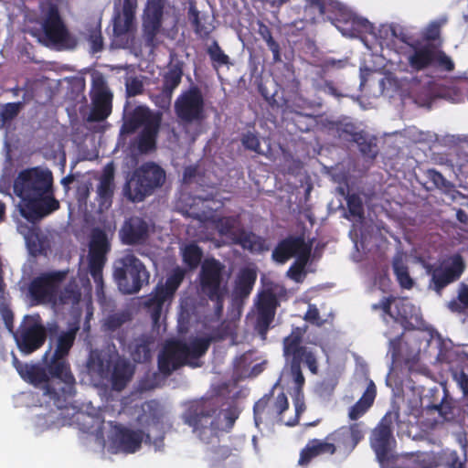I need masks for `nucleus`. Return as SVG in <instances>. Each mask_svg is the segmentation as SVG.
I'll use <instances>...</instances> for the list:
<instances>
[{
    "instance_id": "25",
    "label": "nucleus",
    "mask_w": 468,
    "mask_h": 468,
    "mask_svg": "<svg viewBox=\"0 0 468 468\" xmlns=\"http://www.w3.org/2000/svg\"><path fill=\"white\" fill-rule=\"evenodd\" d=\"M143 432L123 427L121 424L113 425L111 442L117 452L133 453L141 448Z\"/></svg>"
},
{
    "instance_id": "62",
    "label": "nucleus",
    "mask_w": 468,
    "mask_h": 468,
    "mask_svg": "<svg viewBox=\"0 0 468 468\" xmlns=\"http://www.w3.org/2000/svg\"><path fill=\"white\" fill-rule=\"evenodd\" d=\"M292 123L299 129L300 131H308L311 125L312 119L309 115H303L301 113H296L292 118Z\"/></svg>"
},
{
    "instance_id": "46",
    "label": "nucleus",
    "mask_w": 468,
    "mask_h": 468,
    "mask_svg": "<svg viewBox=\"0 0 468 468\" xmlns=\"http://www.w3.org/2000/svg\"><path fill=\"white\" fill-rule=\"evenodd\" d=\"M393 271L396 275L397 281L399 285L404 289H411L413 286V280L410 276L408 267L402 262L401 260H395L393 261Z\"/></svg>"
},
{
    "instance_id": "1",
    "label": "nucleus",
    "mask_w": 468,
    "mask_h": 468,
    "mask_svg": "<svg viewBox=\"0 0 468 468\" xmlns=\"http://www.w3.org/2000/svg\"><path fill=\"white\" fill-rule=\"evenodd\" d=\"M52 184V173L38 168L21 171L15 179L14 192L23 202L21 215L29 222L40 221L59 208Z\"/></svg>"
},
{
    "instance_id": "27",
    "label": "nucleus",
    "mask_w": 468,
    "mask_h": 468,
    "mask_svg": "<svg viewBox=\"0 0 468 468\" xmlns=\"http://www.w3.org/2000/svg\"><path fill=\"white\" fill-rule=\"evenodd\" d=\"M465 264L463 257L460 254H454L452 257V262L449 267L443 270H436L431 276L433 289L441 293L448 284L458 280L464 271Z\"/></svg>"
},
{
    "instance_id": "14",
    "label": "nucleus",
    "mask_w": 468,
    "mask_h": 468,
    "mask_svg": "<svg viewBox=\"0 0 468 468\" xmlns=\"http://www.w3.org/2000/svg\"><path fill=\"white\" fill-rule=\"evenodd\" d=\"M67 271H46L35 277L28 285V294L32 304L54 303L57 300L60 284L66 279Z\"/></svg>"
},
{
    "instance_id": "63",
    "label": "nucleus",
    "mask_w": 468,
    "mask_h": 468,
    "mask_svg": "<svg viewBox=\"0 0 468 468\" xmlns=\"http://www.w3.org/2000/svg\"><path fill=\"white\" fill-rule=\"evenodd\" d=\"M431 458L426 453L417 454L411 461L410 468H432Z\"/></svg>"
},
{
    "instance_id": "13",
    "label": "nucleus",
    "mask_w": 468,
    "mask_h": 468,
    "mask_svg": "<svg viewBox=\"0 0 468 468\" xmlns=\"http://www.w3.org/2000/svg\"><path fill=\"white\" fill-rule=\"evenodd\" d=\"M76 338V330L70 329L62 332L57 338L56 348L53 354L48 356V367L50 373L57 377L64 378L68 386L66 388H70V384H75V378L70 370V366L67 360L70 349L74 345Z\"/></svg>"
},
{
    "instance_id": "28",
    "label": "nucleus",
    "mask_w": 468,
    "mask_h": 468,
    "mask_svg": "<svg viewBox=\"0 0 468 468\" xmlns=\"http://www.w3.org/2000/svg\"><path fill=\"white\" fill-rule=\"evenodd\" d=\"M183 77V63L176 61L174 64H169L167 71L163 76V84L161 90V97L163 104L161 107L170 105L174 90L181 83Z\"/></svg>"
},
{
    "instance_id": "53",
    "label": "nucleus",
    "mask_w": 468,
    "mask_h": 468,
    "mask_svg": "<svg viewBox=\"0 0 468 468\" xmlns=\"http://www.w3.org/2000/svg\"><path fill=\"white\" fill-rule=\"evenodd\" d=\"M238 223L239 219L237 217H223L218 220L217 227L220 235L234 237L236 233H234L233 230Z\"/></svg>"
},
{
    "instance_id": "9",
    "label": "nucleus",
    "mask_w": 468,
    "mask_h": 468,
    "mask_svg": "<svg viewBox=\"0 0 468 468\" xmlns=\"http://www.w3.org/2000/svg\"><path fill=\"white\" fill-rule=\"evenodd\" d=\"M165 179L163 168L154 163H146L136 168L123 186V196L133 203L142 202Z\"/></svg>"
},
{
    "instance_id": "4",
    "label": "nucleus",
    "mask_w": 468,
    "mask_h": 468,
    "mask_svg": "<svg viewBox=\"0 0 468 468\" xmlns=\"http://www.w3.org/2000/svg\"><path fill=\"white\" fill-rule=\"evenodd\" d=\"M305 328L293 327L291 334L283 338L282 351L285 360L290 365V373L295 384L296 394V416L302 410L303 402L300 404L299 396L305 383L301 365L304 363L312 374L318 373V361L315 354L307 346H303V338Z\"/></svg>"
},
{
    "instance_id": "59",
    "label": "nucleus",
    "mask_w": 468,
    "mask_h": 468,
    "mask_svg": "<svg viewBox=\"0 0 468 468\" xmlns=\"http://www.w3.org/2000/svg\"><path fill=\"white\" fill-rule=\"evenodd\" d=\"M440 144L442 146H462L463 144L468 145V134L467 135H450L447 134L442 137Z\"/></svg>"
},
{
    "instance_id": "44",
    "label": "nucleus",
    "mask_w": 468,
    "mask_h": 468,
    "mask_svg": "<svg viewBox=\"0 0 468 468\" xmlns=\"http://www.w3.org/2000/svg\"><path fill=\"white\" fill-rule=\"evenodd\" d=\"M81 291L75 281L69 282L60 292L59 301L63 304H77L80 301Z\"/></svg>"
},
{
    "instance_id": "5",
    "label": "nucleus",
    "mask_w": 468,
    "mask_h": 468,
    "mask_svg": "<svg viewBox=\"0 0 468 468\" xmlns=\"http://www.w3.org/2000/svg\"><path fill=\"white\" fill-rule=\"evenodd\" d=\"M371 309L380 311V316L387 324L393 322L402 327L403 331L390 339L391 345L399 344L405 331L419 329L424 324L420 309L406 297L384 296L373 303Z\"/></svg>"
},
{
    "instance_id": "50",
    "label": "nucleus",
    "mask_w": 468,
    "mask_h": 468,
    "mask_svg": "<svg viewBox=\"0 0 468 468\" xmlns=\"http://www.w3.org/2000/svg\"><path fill=\"white\" fill-rule=\"evenodd\" d=\"M426 176L430 182H431L434 187L443 190L445 192L450 191L453 185L450 181H448L441 173L437 171L436 169H428L426 172Z\"/></svg>"
},
{
    "instance_id": "35",
    "label": "nucleus",
    "mask_w": 468,
    "mask_h": 468,
    "mask_svg": "<svg viewBox=\"0 0 468 468\" xmlns=\"http://www.w3.org/2000/svg\"><path fill=\"white\" fill-rule=\"evenodd\" d=\"M188 19L194 31L202 38H207L213 31L214 27L208 22L207 15H200L194 4H190L187 11Z\"/></svg>"
},
{
    "instance_id": "19",
    "label": "nucleus",
    "mask_w": 468,
    "mask_h": 468,
    "mask_svg": "<svg viewBox=\"0 0 468 468\" xmlns=\"http://www.w3.org/2000/svg\"><path fill=\"white\" fill-rule=\"evenodd\" d=\"M177 118L185 123L200 122L205 118L204 97L197 86L183 91L175 101Z\"/></svg>"
},
{
    "instance_id": "39",
    "label": "nucleus",
    "mask_w": 468,
    "mask_h": 468,
    "mask_svg": "<svg viewBox=\"0 0 468 468\" xmlns=\"http://www.w3.org/2000/svg\"><path fill=\"white\" fill-rule=\"evenodd\" d=\"M132 320V314L129 311L123 310L108 314L102 324V329L105 333L112 334L120 329L124 324Z\"/></svg>"
},
{
    "instance_id": "7",
    "label": "nucleus",
    "mask_w": 468,
    "mask_h": 468,
    "mask_svg": "<svg viewBox=\"0 0 468 468\" xmlns=\"http://www.w3.org/2000/svg\"><path fill=\"white\" fill-rule=\"evenodd\" d=\"M409 47L410 50L406 54V59L410 72L418 73L429 69L444 72L454 70V62L442 50L441 44L416 41L409 44Z\"/></svg>"
},
{
    "instance_id": "38",
    "label": "nucleus",
    "mask_w": 468,
    "mask_h": 468,
    "mask_svg": "<svg viewBox=\"0 0 468 468\" xmlns=\"http://www.w3.org/2000/svg\"><path fill=\"white\" fill-rule=\"evenodd\" d=\"M257 25H258V34L266 42L267 47L271 51L273 62L274 63L281 62L282 61L281 47H280V44L273 38L271 28L261 20H259L257 22Z\"/></svg>"
},
{
    "instance_id": "23",
    "label": "nucleus",
    "mask_w": 468,
    "mask_h": 468,
    "mask_svg": "<svg viewBox=\"0 0 468 468\" xmlns=\"http://www.w3.org/2000/svg\"><path fill=\"white\" fill-rule=\"evenodd\" d=\"M91 106L89 122H103L112 113L113 94L103 80L94 82L90 90Z\"/></svg>"
},
{
    "instance_id": "11",
    "label": "nucleus",
    "mask_w": 468,
    "mask_h": 468,
    "mask_svg": "<svg viewBox=\"0 0 468 468\" xmlns=\"http://www.w3.org/2000/svg\"><path fill=\"white\" fill-rule=\"evenodd\" d=\"M113 278L123 294H133L149 282L150 273L136 256L128 253L114 262Z\"/></svg>"
},
{
    "instance_id": "29",
    "label": "nucleus",
    "mask_w": 468,
    "mask_h": 468,
    "mask_svg": "<svg viewBox=\"0 0 468 468\" xmlns=\"http://www.w3.org/2000/svg\"><path fill=\"white\" fill-rule=\"evenodd\" d=\"M257 280L254 269L244 267L239 270L234 282L232 296L235 301L247 299L251 293Z\"/></svg>"
},
{
    "instance_id": "33",
    "label": "nucleus",
    "mask_w": 468,
    "mask_h": 468,
    "mask_svg": "<svg viewBox=\"0 0 468 468\" xmlns=\"http://www.w3.org/2000/svg\"><path fill=\"white\" fill-rule=\"evenodd\" d=\"M330 445L326 440L312 439L309 440L304 448L300 452L298 464L301 466L307 465L313 459L320 455H330Z\"/></svg>"
},
{
    "instance_id": "42",
    "label": "nucleus",
    "mask_w": 468,
    "mask_h": 468,
    "mask_svg": "<svg viewBox=\"0 0 468 468\" xmlns=\"http://www.w3.org/2000/svg\"><path fill=\"white\" fill-rule=\"evenodd\" d=\"M86 39L90 43L91 54H96L103 50L104 43L100 22L94 25H90L87 28Z\"/></svg>"
},
{
    "instance_id": "31",
    "label": "nucleus",
    "mask_w": 468,
    "mask_h": 468,
    "mask_svg": "<svg viewBox=\"0 0 468 468\" xmlns=\"http://www.w3.org/2000/svg\"><path fill=\"white\" fill-rule=\"evenodd\" d=\"M134 374V366L125 358L118 357L112 366L111 382L112 388L117 391L122 390L131 381Z\"/></svg>"
},
{
    "instance_id": "37",
    "label": "nucleus",
    "mask_w": 468,
    "mask_h": 468,
    "mask_svg": "<svg viewBox=\"0 0 468 468\" xmlns=\"http://www.w3.org/2000/svg\"><path fill=\"white\" fill-rule=\"evenodd\" d=\"M113 176L112 175L105 174L100 180V184L97 188V194L99 197V204L101 207H109L112 202L113 197Z\"/></svg>"
},
{
    "instance_id": "12",
    "label": "nucleus",
    "mask_w": 468,
    "mask_h": 468,
    "mask_svg": "<svg viewBox=\"0 0 468 468\" xmlns=\"http://www.w3.org/2000/svg\"><path fill=\"white\" fill-rule=\"evenodd\" d=\"M17 348L24 355H30L41 348L47 340V329L38 314H27L14 333Z\"/></svg>"
},
{
    "instance_id": "60",
    "label": "nucleus",
    "mask_w": 468,
    "mask_h": 468,
    "mask_svg": "<svg viewBox=\"0 0 468 468\" xmlns=\"http://www.w3.org/2000/svg\"><path fill=\"white\" fill-rule=\"evenodd\" d=\"M87 366L90 370L97 372L100 375H102L105 372L104 361L100 355L90 354Z\"/></svg>"
},
{
    "instance_id": "34",
    "label": "nucleus",
    "mask_w": 468,
    "mask_h": 468,
    "mask_svg": "<svg viewBox=\"0 0 468 468\" xmlns=\"http://www.w3.org/2000/svg\"><path fill=\"white\" fill-rule=\"evenodd\" d=\"M376 395V386L374 382L370 380L361 398L349 409V419L356 420L362 417L373 405Z\"/></svg>"
},
{
    "instance_id": "36",
    "label": "nucleus",
    "mask_w": 468,
    "mask_h": 468,
    "mask_svg": "<svg viewBox=\"0 0 468 468\" xmlns=\"http://www.w3.org/2000/svg\"><path fill=\"white\" fill-rule=\"evenodd\" d=\"M232 239L235 244H238L243 249L250 251L261 250L262 248L261 238L255 233L246 231L243 229H239Z\"/></svg>"
},
{
    "instance_id": "43",
    "label": "nucleus",
    "mask_w": 468,
    "mask_h": 468,
    "mask_svg": "<svg viewBox=\"0 0 468 468\" xmlns=\"http://www.w3.org/2000/svg\"><path fill=\"white\" fill-rule=\"evenodd\" d=\"M207 53L209 56L214 69L218 70L222 66L230 65L229 57L225 54L218 41L214 40L211 43L207 49Z\"/></svg>"
},
{
    "instance_id": "55",
    "label": "nucleus",
    "mask_w": 468,
    "mask_h": 468,
    "mask_svg": "<svg viewBox=\"0 0 468 468\" xmlns=\"http://www.w3.org/2000/svg\"><path fill=\"white\" fill-rule=\"evenodd\" d=\"M311 8L318 10L320 15H325L330 9L335 8L338 3L335 0H305Z\"/></svg>"
},
{
    "instance_id": "3",
    "label": "nucleus",
    "mask_w": 468,
    "mask_h": 468,
    "mask_svg": "<svg viewBox=\"0 0 468 468\" xmlns=\"http://www.w3.org/2000/svg\"><path fill=\"white\" fill-rule=\"evenodd\" d=\"M51 346L43 356L44 365L33 364L28 365L22 363L17 357L14 356L13 364L19 376L27 383L35 387H42L43 395L48 398L47 402L53 405L57 409H64L68 407L69 400L75 394V384H70L68 390L64 378L57 377L50 373L48 362L50 356Z\"/></svg>"
},
{
    "instance_id": "49",
    "label": "nucleus",
    "mask_w": 468,
    "mask_h": 468,
    "mask_svg": "<svg viewBox=\"0 0 468 468\" xmlns=\"http://www.w3.org/2000/svg\"><path fill=\"white\" fill-rule=\"evenodd\" d=\"M131 356L136 363H144L151 358L149 345L144 340L136 341L131 350Z\"/></svg>"
},
{
    "instance_id": "47",
    "label": "nucleus",
    "mask_w": 468,
    "mask_h": 468,
    "mask_svg": "<svg viewBox=\"0 0 468 468\" xmlns=\"http://www.w3.org/2000/svg\"><path fill=\"white\" fill-rule=\"evenodd\" d=\"M270 406L271 408L267 411V418H278L282 420V414L289 408V402L286 395L283 392H281L272 402L270 401Z\"/></svg>"
},
{
    "instance_id": "2",
    "label": "nucleus",
    "mask_w": 468,
    "mask_h": 468,
    "mask_svg": "<svg viewBox=\"0 0 468 468\" xmlns=\"http://www.w3.org/2000/svg\"><path fill=\"white\" fill-rule=\"evenodd\" d=\"M239 416L237 407L229 406L220 411L206 400L190 402L182 418L192 428L200 441L209 444L222 432H229Z\"/></svg>"
},
{
    "instance_id": "48",
    "label": "nucleus",
    "mask_w": 468,
    "mask_h": 468,
    "mask_svg": "<svg viewBox=\"0 0 468 468\" xmlns=\"http://www.w3.org/2000/svg\"><path fill=\"white\" fill-rule=\"evenodd\" d=\"M449 309L454 313H464L468 309V285L462 283L457 299L452 300L448 304Z\"/></svg>"
},
{
    "instance_id": "30",
    "label": "nucleus",
    "mask_w": 468,
    "mask_h": 468,
    "mask_svg": "<svg viewBox=\"0 0 468 468\" xmlns=\"http://www.w3.org/2000/svg\"><path fill=\"white\" fill-rule=\"evenodd\" d=\"M304 241L303 236H289L282 239L272 250L273 261L281 264L285 263L303 248Z\"/></svg>"
},
{
    "instance_id": "58",
    "label": "nucleus",
    "mask_w": 468,
    "mask_h": 468,
    "mask_svg": "<svg viewBox=\"0 0 468 468\" xmlns=\"http://www.w3.org/2000/svg\"><path fill=\"white\" fill-rule=\"evenodd\" d=\"M20 110V102L6 103L1 111V118L4 122H9L16 118Z\"/></svg>"
},
{
    "instance_id": "52",
    "label": "nucleus",
    "mask_w": 468,
    "mask_h": 468,
    "mask_svg": "<svg viewBox=\"0 0 468 468\" xmlns=\"http://www.w3.org/2000/svg\"><path fill=\"white\" fill-rule=\"evenodd\" d=\"M348 213L353 218L362 219L364 218V207L360 197L356 194L348 195L346 197Z\"/></svg>"
},
{
    "instance_id": "15",
    "label": "nucleus",
    "mask_w": 468,
    "mask_h": 468,
    "mask_svg": "<svg viewBox=\"0 0 468 468\" xmlns=\"http://www.w3.org/2000/svg\"><path fill=\"white\" fill-rule=\"evenodd\" d=\"M399 417V412L388 411L372 430L369 438L370 447L381 464L389 460L392 445L396 443L393 424Z\"/></svg>"
},
{
    "instance_id": "20",
    "label": "nucleus",
    "mask_w": 468,
    "mask_h": 468,
    "mask_svg": "<svg viewBox=\"0 0 468 468\" xmlns=\"http://www.w3.org/2000/svg\"><path fill=\"white\" fill-rule=\"evenodd\" d=\"M328 130L340 140L354 143L356 146H378V144L376 136L362 129L357 122L347 116L330 122Z\"/></svg>"
},
{
    "instance_id": "57",
    "label": "nucleus",
    "mask_w": 468,
    "mask_h": 468,
    "mask_svg": "<svg viewBox=\"0 0 468 468\" xmlns=\"http://www.w3.org/2000/svg\"><path fill=\"white\" fill-rule=\"evenodd\" d=\"M311 250L312 245L304 241L303 248L299 250V251H297V253L294 255L296 260L293 264L305 268L310 260Z\"/></svg>"
},
{
    "instance_id": "8",
    "label": "nucleus",
    "mask_w": 468,
    "mask_h": 468,
    "mask_svg": "<svg viewBox=\"0 0 468 468\" xmlns=\"http://www.w3.org/2000/svg\"><path fill=\"white\" fill-rule=\"evenodd\" d=\"M197 280L200 292L214 303L216 312L220 314L228 292L226 266L214 257L206 258L201 263Z\"/></svg>"
},
{
    "instance_id": "51",
    "label": "nucleus",
    "mask_w": 468,
    "mask_h": 468,
    "mask_svg": "<svg viewBox=\"0 0 468 468\" xmlns=\"http://www.w3.org/2000/svg\"><path fill=\"white\" fill-rule=\"evenodd\" d=\"M271 395H265L254 404L253 415L256 426H259L262 422L263 416L267 418V411L271 408Z\"/></svg>"
},
{
    "instance_id": "32",
    "label": "nucleus",
    "mask_w": 468,
    "mask_h": 468,
    "mask_svg": "<svg viewBox=\"0 0 468 468\" xmlns=\"http://www.w3.org/2000/svg\"><path fill=\"white\" fill-rule=\"evenodd\" d=\"M437 96L452 102L463 101L465 99H468V81L455 80L448 81L447 85L439 84Z\"/></svg>"
},
{
    "instance_id": "16",
    "label": "nucleus",
    "mask_w": 468,
    "mask_h": 468,
    "mask_svg": "<svg viewBox=\"0 0 468 468\" xmlns=\"http://www.w3.org/2000/svg\"><path fill=\"white\" fill-rule=\"evenodd\" d=\"M185 271L179 267L174 269L168 275L165 284H157L154 292L144 301V306L151 313V317L157 323L161 317L164 304L170 301L185 278Z\"/></svg>"
},
{
    "instance_id": "18",
    "label": "nucleus",
    "mask_w": 468,
    "mask_h": 468,
    "mask_svg": "<svg viewBox=\"0 0 468 468\" xmlns=\"http://www.w3.org/2000/svg\"><path fill=\"white\" fill-rule=\"evenodd\" d=\"M364 439L361 423L344 425L326 435L325 440L331 449L330 455L339 454L346 458Z\"/></svg>"
},
{
    "instance_id": "45",
    "label": "nucleus",
    "mask_w": 468,
    "mask_h": 468,
    "mask_svg": "<svg viewBox=\"0 0 468 468\" xmlns=\"http://www.w3.org/2000/svg\"><path fill=\"white\" fill-rule=\"evenodd\" d=\"M210 338H196L190 344H186V358H199L204 356L209 348Z\"/></svg>"
},
{
    "instance_id": "10",
    "label": "nucleus",
    "mask_w": 468,
    "mask_h": 468,
    "mask_svg": "<svg viewBox=\"0 0 468 468\" xmlns=\"http://www.w3.org/2000/svg\"><path fill=\"white\" fill-rule=\"evenodd\" d=\"M32 35L46 47H56L58 49H74L78 44L55 5H49L42 18L41 28L32 31Z\"/></svg>"
},
{
    "instance_id": "24",
    "label": "nucleus",
    "mask_w": 468,
    "mask_h": 468,
    "mask_svg": "<svg viewBox=\"0 0 468 468\" xmlns=\"http://www.w3.org/2000/svg\"><path fill=\"white\" fill-rule=\"evenodd\" d=\"M186 343L174 340L167 343L158 356V369L165 376H170L175 370L185 365H190L186 361Z\"/></svg>"
},
{
    "instance_id": "26",
    "label": "nucleus",
    "mask_w": 468,
    "mask_h": 468,
    "mask_svg": "<svg viewBox=\"0 0 468 468\" xmlns=\"http://www.w3.org/2000/svg\"><path fill=\"white\" fill-rule=\"evenodd\" d=\"M120 237L123 244L142 245L148 239L149 225L140 217H131L122 226Z\"/></svg>"
},
{
    "instance_id": "41",
    "label": "nucleus",
    "mask_w": 468,
    "mask_h": 468,
    "mask_svg": "<svg viewBox=\"0 0 468 468\" xmlns=\"http://www.w3.org/2000/svg\"><path fill=\"white\" fill-rule=\"evenodd\" d=\"M182 258L184 263L191 270L201 266L203 258L202 249L196 243L186 244L182 250Z\"/></svg>"
},
{
    "instance_id": "61",
    "label": "nucleus",
    "mask_w": 468,
    "mask_h": 468,
    "mask_svg": "<svg viewBox=\"0 0 468 468\" xmlns=\"http://www.w3.org/2000/svg\"><path fill=\"white\" fill-rule=\"evenodd\" d=\"M144 91L143 82L137 79L133 78L126 83V92L130 97H133L139 94H142Z\"/></svg>"
},
{
    "instance_id": "6",
    "label": "nucleus",
    "mask_w": 468,
    "mask_h": 468,
    "mask_svg": "<svg viewBox=\"0 0 468 468\" xmlns=\"http://www.w3.org/2000/svg\"><path fill=\"white\" fill-rule=\"evenodd\" d=\"M161 123V112H154L148 107L139 105L124 114L120 134L122 136L130 135L142 128L136 146H156Z\"/></svg>"
},
{
    "instance_id": "40",
    "label": "nucleus",
    "mask_w": 468,
    "mask_h": 468,
    "mask_svg": "<svg viewBox=\"0 0 468 468\" xmlns=\"http://www.w3.org/2000/svg\"><path fill=\"white\" fill-rule=\"evenodd\" d=\"M324 70H322L313 79L314 89L318 92H324L337 99L342 98L344 94L333 80L324 78Z\"/></svg>"
},
{
    "instance_id": "64",
    "label": "nucleus",
    "mask_w": 468,
    "mask_h": 468,
    "mask_svg": "<svg viewBox=\"0 0 468 468\" xmlns=\"http://www.w3.org/2000/svg\"><path fill=\"white\" fill-rule=\"evenodd\" d=\"M305 268L297 266L293 263L291 265L287 271L288 277L294 281L295 282H302L305 277Z\"/></svg>"
},
{
    "instance_id": "22",
    "label": "nucleus",
    "mask_w": 468,
    "mask_h": 468,
    "mask_svg": "<svg viewBox=\"0 0 468 468\" xmlns=\"http://www.w3.org/2000/svg\"><path fill=\"white\" fill-rule=\"evenodd\" d=\"M165 5V0H147L144 9L143 37L151 49L157 47L156 37L162 28Z\"/></svg>"
},
{
    "instance_id": "56",
    "label": "nucleus",
    "mask_w": 468,
    "mask_h": 468,
    "mask_svg": "<svg viewBox=\"0 0 468 468\" xmlns=\"http://www.w3.org/2000/svg\"><path fill=\"white\" fill-rule=\"evenodd\" d=\"M240 140L242 146H260L259 134L253 125L242 133Z\"/></svg>"
},
{
    "instance_id": "54",
    "label": "nucleus",
    "mask_w": 468,
    "mask_h": 468,
    "mask_svg": "<svg viewBox=\"0 0 468 468\" xmlns=\"http://www.w3.org/2000/svg\"><path fill=\"white\" fill-rule=\"evenodd\" d=\"M423 43L441 44V24L437 21L430 23L422 33Z\"/></svg>"
},
{
    "instance_id": "17",
    "label": "nucleus",
    "mask_w": 468,
    "mask_h": 468,
    "mask_svg": "<svg viewBox=\"0 0 468 468\" xmlns=\"http://www.w3.org/2000/svg\"><path fill=\"white\" fill-rule=\"evenodd\" d=\"M110 250L111 245L105 231L99 228L93 229L89 244L88 268L97 287L103 286L102 271Z\"/></svg>"
},
{
    "instance_id": "21",
    "label": "nucleus",
    "mask_w": 468,
    "mask_h": 468,
    "mask_svg": "<svg viewBox=\"0 0 468 468\" xmlns=\"http://www.w3.org/2000/svg\"><path fill=\"white\" fill-rule=\"evenodd\" d=\"M279 305L280 301L271 288H267L258 292L255 300L256 317L254 328L263 340L267 337Z\"/></svg>"
}]
</instances>
